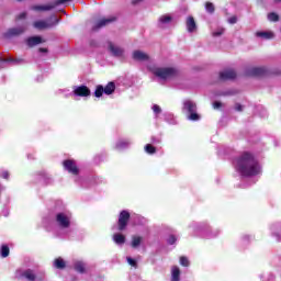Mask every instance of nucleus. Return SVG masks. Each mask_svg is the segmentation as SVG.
Segmentation results:
<instances>
[{"instance_id": "4468645a", "label": "nucleus", "mask_w": 281, "mask_h": 281, "mask_svg": "<svg viewBox=\"0 0 281 281\" xmlns=\"http://www.w3.org/2000/svg\"><path fill=\"white\" fill-rule=\"evenodd\" d=\"M220 78L221 80H234V78H236V71L232 69L223 70L220 74Z\"/></svg>"}, {"instance_id": "f3484780", "label": "nucleus", "mask_w": 281, "mask_h": 281, "mask_svg": "<svg viewBox=\"0 0 281 281\" xmlns=\"http://www.w3.org/2000/svg\"><path fill=\"white\" fill-rule=\"evenodd\" d=\"M187 30L188 32H196V22L194 21L193 16H188L187 18Z\"/></svg>"}, {"instance_id": "1a4fd4ad", "label": "nucleus", "mask_w": 281, "mask_h": 281, "mask_svg": "<svg viewBox=\"0 0 281 281\" xmlns=\"http://www.w3.org/2000/svg\"><path fill=\"white\" fill-rule=\"evenodd\" d=\"M72 93L79 98H89V95H91V90H89L87 86H78L74 88Z\"/></svg>"}, {"instance_id": "c9c22d12", "label": "nucleus", "mask_w": 281, "mask_h": 281, "mask_svg": "<svg viewBox=\"0 0 281 281\" xmlns=\"http://www.w3.org/2000/svg\"><path fill=\"white\" fill-rule=\"evenodd\" d=\"M153 111H154V113H161V108L159 105L155 104L153 106Z\"/></svg>"}, {"instance_id": "cd10ccee", "label": "nucleus", "mask_w": 281, "mask_h": 281, "mask_svg": "<svg viewBox=\"0 0 281 281\" xmlns=\"http://www.w3.org/2000/svg\"><path fill=\"white\" fill-rule=\"evenodd\" d=\"M139 245H142V237L134 236L132 238V247H139Z\"/></svg>"}, {"instance_id": "2eb2a0df", "label": "nucleus", "mask_w": 281, "mask_h": 281, "mask_svg": "<svg viewBox=\"0 0 281 281\" xmlns=\"http://www.w3.org/2000/svg\"><path fill=\"white\" fill-rule=\"evenodd\" d=\"M64 168H66L68 172H71L72 175L78 173V167L76 166V162L72 160L64 161Z\"/></svg>"}, {"instance_id": "6e6552de", "label": "nucleus", "mask_w": 281, "mask_h": 281, "mask_svg": "<svg viewBox=\"0 0 281 281\" xmlns=\"http://www.w3.org/2000/svg\"><path fill=\"white\" fill-rule=\"evenodd\" d=\"M128 218H131V214L127 211H122L119 217V232H124V229H126Z\"/></svg>"}, {"instance_id": "7c9ffc66", "label": "nucleus", "mask_w": 281, "mask_h": 281, "mask_svg": "<svg viewBox=\"0 0 281 281\" xmlns=\"http://www.w3.org/2000/svg\"><path fill=\"white\" fill-rule=\"evenodd\" d=\"M206 12H214V4L212 2H206L205 4Z\"/></svg>"}, {"instance_id": "37998d69", "label": "nucleus", "mask_w": 281, "mask_h": 281, "mask_svg": "<svg viewBox=\"0 0 281 281\" xmlns=\"http://www.w3.org/2000/svg\"><path fill=\"white\" fill-rule=\"evenodd\" d=\"M40 52H47V49H45V48H40Z\"/></svg>"}, {"instance_id": "7ed1b4c3", "label": "nucleus", "mask_w": 281, "mask_h": 281, "mask_svg": "<svg viewBox=\"0 0 281 281\" xmlns=\"http://www.w3.org/2000/svg\"><path fill=\"white\" fill-rule=\"evenodd\" d=\"M183 111H187L190 115H188V120H191L192 122H198V120H201V116L196 113V103H194L191 100H186L183 102Z\"/></svg>"}, {"instance_id": "a18cd8bd", "label": "nucleus", "mask_w": 281, "mask_h": 281, "mask_svg": "<svg viewBox=\"0 0 281 281\" xmlns=\"http://www.w3.org/2000/svg\"><path fill=\"white\" fill-rule=\"evenodd\" d=\"M16 63H21V59H18Z\"/></svg>"}, {"instance_id": "e433bc0d", "label": "nucleus", "mask_w": 281, "mask_h": 281, "mask_svg": "<svg viewBox=\"0 0 281 281\" xmlns=\"http://www.w3.org/2000/svg\"><path fill=\"white\" fill-rule=\"evenodd\" d=\"M238 19L236 16H232L228 19V23H231V25H234V23H237Z\"/></svg>"}, {"instance_id": "a211bd4d", "label": "nucleus", "mask_w": 281, "mask_h": 281, "mask_svg": "<svg viewBox=\"0 0 281 281\" xmlns=\"http://www.w3.org/2000/svg\"><path fill=\"white\" fill-rule=\"evenodd\" d=\"M265 68H260V67H252L250 69H248L247 75L248 76H265Z\"/></svg>"}, {"instance_id": "39448f33", "label": "nucleus", "mask_w": 281, "mask_h": 281, "mask_svg": "<svg viewBox=\"0 0 281 281\" xmlns=\"http://www.w3.org/2000/svg\"><path fill=\"white\" fill-rule=\"evenodd\" d=\"M56 223L59 227L67 229L71 225V214L70 213H58L56 215Z\"/></svg>"}, {"instance_id": "4be33fe9", "label": "nucleus", "mask_w": 281, "mask_h": 281, "mask_svg": "<svg viewBox=\"0 0 281 281\" xmlns=\"http://www.w3.org/2000/svg\"><path fill=\"white\" fill-rule=\"evenodd\" d=\"M113 240L116 245H124L126 237L120 233L113 235Z\"/></svg>"}, {"instance_id": "ea45409f", "label": "nucleus", "mask_w": 281, "mask_h": 281, "mask_svg": "<svg viewBox=\"0 0 281 281\" xmlns=\"http://www.w3.org/2000/svg\"><path fill=\"white\" fill-rule=\"evenodd\" d=\"M25 16H27V13H26V12H23V13H21V14L18 16V19H25Z\"/></svg>"}, {"instance_id": "9d476101", "label": "nucleus", "mask_w": 281, "mask_h": 281, "mask_svg": "<svg viewBox=\"0 0 281 281\" xmlns=\"http://www.w3.org/2000/svg\"><path fill=\"white\" fill-rule=\"evenodd\" d=\"M110 53L112 56H115L116 58H124V49L113 43H109L108 46Z\"/></svg>"}, {"instance_id": "a878e982", "label": "nucleus", "mask_w": 281, "mask_h": 281, "mask_svg": "<svg viewBox=\"0 0 281 281\" xmlns=\"http://www.w3.org/2000/svg\"><path fill=\"white\" fill-rule=\"evenodd\" d=\"M54 267H56V269H65V260L57 258L54 262Z\"/></svg>"}, {"instance_id": "393cba45", "label": "nucleus", "mask_w": 281, "mask_h": 281, "mask_svg": "<svg viewBox=\"0 0 281 281\" xmlns=\"http://www.w3.org/2000/svg\"><path fill=\"white\" fill-rule=\"evenodd\" d=\"M75 269H76V271H78L79 273H85V262H82V261H76V262H75Z\"/></svg>"}, {"instance_id": "9b49d317", "label": "nucleus", "mask_w": 281, "mask_h": 281, "mask_svg": "<svg viewBox=\"0 0 281 281\" xmlns=\"http://www.w3.org/2000/svg\"><path fill=\"white\" fill-rule=\"evenodd\" d=\"M172 23V15L170 14H164L158 19V27L161 30H165V27H168Z\"/></svg>"}, {"instance_id": "20e7f679", "label": "nucleus", "mask_w": 281, "mask_h": 281, "mask_svg": "<svg viewBox=\"0 0 281 281\" xmlns=\"http://www.w3.org/2000/svg\"><path fill=\"white\" fill-rule=\"evenodd\" d=\"M60 20L55 15L50 16L48 21L40 20L33 23V27L35 30H49V27H54V25H58Z\"/></svg>"}, {"instance_id": "c756f323", "label": "nucleus", "mask_w": 281, "mask_h": 281, "mask_svg": "<svg viewBox=\"0 0 281 281\" xmlns=\"http://www.w3.org/2000/svg\"><path fill=\"white\" fill-rule=\"evenodd\" d=\"M180 265L182 267H190V260H188V257H180Z\"/></svg>"}, {"instance_id": "6ab92c4d", "label": "nucleus", "mask_w": 281, "mask_h": 281, "mask_svg": "<svg viewBox=\"0 0 281 281\" xmlns=\"http://www.w3.org/2000/svg\"><path fill=\"white\" fill-rule=\"evenodd\" d=\"M256 36L258 38H263L265 41H269L271 38H273V32H268V31H259L256 33Z\"/></svg>"}, {"instance_id": "ddd939ff", "label": "nucleus", "mask_w": 281, "mask_h": 281, "mask_svg": "<svg viewBox=\"0 0 281 281\" xmlns=\"http://www.w3.org/2000/svg\"><path fill=\"white\" fill-rule=\"evenodd\" d=\"M25 30H27V26H20V27H13L10 29L4 36L7 38H10V36H19L20 34H23V32H25Z\"/></svg>"}, {"instance_id": "dca6fc26", "label": "nucleus", "mask_w": 281, "mask_h": 281, "mask_svg": "<svg viewBox=\"0 0 281 281\" xmlns=\"http://www.w3.org/2000/svg\"><path fill=\"white\" fill-rule=\"evenodd\" d=\"M113 21H115V18L113 16L101 19L94 26V30H99V27H104L109 25V23H113Z\"/></svg>"}, {"instance_id": "2f4dec72", "label": "nucleus", "mask_w": 281, "mask_h": 281, "mask_svg": "<svg viewBox=\"0 0 281 281\" xmlns=\"http://www.w3.org/2000/svg\"><path fill=\"white\" fill-rule=\"evenodd\" d=\"M225 33V29L220 27L215 32H213V36H222Z\"/></svg>"}, {"instance_id": "c85d7f7f", "label": "nucleus", "mask_w": 281, "mask_h": 281, "mask_svg": "<svg viewBox=\"0 0 281 281\" xmlns=\"http://www.w3.org/2000/svg\"><path fill=\"white\" fill-rule=\"evenodd\" d=\"M145 151H146L148 155H155V153H156L157 150L155 149V147H154L153 145L147 144V145L145 146Z\"/></svg>"}, {"instance_id": "4c0bfd02", "label": "nucleus", "mask_w": 281, "mask_h": 281, "mask_svg": "<svg viewBox=\"0 0 281 281\" xmlns=\"http://www.w3.org/2000/svg\"><path fill=\"white\" fill-rule=\"evenodd\" d=\"M221 106H223V103H221V102H218V101H215V102L213 103V108H214V109H221Z\"/></svg>"}, {"instance_id": "423d86ee", "label": "nucleus", "mask_w": 281, "mask_h": 281, "mask_svg": "<svg viewBox=\"0 0 281 281\" xmlns=\"http://www.w3.org/2000/svg\"><path fill=\"white\" fill-rule=\"evenodd\" d=\"M115 91V83L109 82L105 87L98 86L94 95L95 98H102V93H105V95H111Z\"/></svg>"}, {"instance_id": "412c9836", "label": "nucleus", "mask_w": 281, "mask_h": 281, "mask_svg": "<svg viewBox=\"0 0 281 281\" xmlns=\"http://www.w3.org/2000/svg\"><path fill=\"white\" fill-rule=\"evenodd\" d=\"M179 276H181V270H179V267L173 266L171 268V281H179Z\"/></svg>"}, {"instance_id": "72a5a7b5", "label": "nucleus", "mask_w": 281, "mask_h": 281, "mask_svg": "<svg viewBox=\"0 0 281 281\" xmlns=\"http://www.w3.org/2000/svg\"><path fill=\"white\" fill-rule=\"evenodd\" d=\"M269 21H278V14L276 13H269L268 14Z\"/></svg>"}, {"instance_id": "0eeeda50", "label": "nucleus", "mask_w": 281, "mask_h": 281, "mask_svg": "<svg viewBox=\"0 0 281 281\" xmlns=\"http://www.w3.org/2000/svg\"><path fill=\"white\" fill-rule=\"evenodd\" d=\"M68 1H71V0H57L55 3L34 5V7H32V10H35L37 12H47L49 10H54V8L56 5H60L63 3H67Z\"/></svg>"}, {"instance_id": "f704fd0d", "label": "nucleus", "mask_w": 281, "mask_h": 281, "mask_svg": "<svg viewBox=\"0 0 281 281\" xmlns=\"http://www.w3.org/2000/svg\"><path fill=\"white\" fill-rule=\"evenodd\" d=\"M176 241H177V238L172 235L168 238V244L169 245H175Z\"/></svg>"}, {"instance_id": "58836bf2", "label": "nucleus", "mask_w": 281, "mask_h": 281, "mask_svg": "<svg viewBox=\"0 0 281 281\" xmlns=\"http://www.w3.org/2000/svg\"><path fill=\"white\" fill-rule=\"evenodd\" d=\"M235 111H243V105L240 103H236Z\"/></svg>"}, {"instance_id": "bb28decb", "label": "nucleus", "mask_w": 281, "mask_h": 281, "mask_svg": "<svg viewBox=\"0 0 281 281\" xmlns=\"http://www.w3.org/2000/svg\"><path fill=\"white\" fill-rule=\"evenodd\" d=\"M8 256H10V248L7 245H3L1 247V257L8 258Z\"/></svg>"}, {"instance_id": "a19ab883", "label": "nucleus", "mask_w": 281, "mask_h": 281, "mask_svg": "<svg viewBox=\"0 0 281 281\" xmlns=\"http://www.w3.org/2000/svg\"><path fill=\"white\" fill-rule=\"evenodd\" d=\"M3 179H8L10 177V173L8 171H4L2 173Z\"/></svg>"}, {"instance_id": "79ce46f5", "label": "nucleus", "mask_w": 281, "mask_h": 281, "mask_svg": "<svg viewBox=\"0 0 281 281\" xmlns=\"http://www.w3.org/2000/svg\"><path fill=\"white\" fill-rule=\"evenodd\" d=\"M139 1H142V0H133L132 3L135 5V4L139 3Z\"/></svg>"}, {"instance_id": "473e14b6", "label": "nucleus", "mask_w": 281, "mask_h": 281, "mask_svg": "<svg viewBox=\"0 0 281 281\" xmlns=\"http://www.w3.org/2000/svg\"><path fill=\"white\" fill-rule=\"evenodd\" d=\"M127 262L131 265V267H137V261L131 257H127Z\"/></svg>"}, {"instance_id": "b1692460", "label": "nucleus", "mask_w": 281, "mask_h": 281, "mask_svg": "<svg viewBox=\"0 0 281 281\" xmlns=\"http://www.w3.org/2000/svg\"><path fill=\"white\" fill-rule=\"evenodd\" d=\"M128 146H131V142L128 140H119V143L116 144V148H119V150L128 148Z\"/></svg>"}, {"instance_id": "f257e3e1", "label": "nucleus", "mask_w": 281, "mask_h": 281, "mask_svg": "<svg viewBox=\"0 0 281 281\" xmlns=\"http://www.w3.org/2000/svg\"><path fill=\"white\" fill-rule=\"evenodd\" d=\"M234 166L237 172H240L243 177L260 175V165L254 155L249 153L241 154L240 157L235 160Z\"/></svg>"}, {"instance_id": "aec40b11", "label": "nucleus", "mask_w": 281, "mask_h": 281, "mask_svg": "<svg viewBox=\"0 0 281 281\" xmlns=\"http://www.w3.org/2000/svg\"><path fill=\"white\" fill-rule=\"evenodd\" d=\"M41 43H43L41 36H33L26 40V44L29 45V47H34V45H41Z\"/></svg>"}, {"instance_id": "f8f14e48", "label": "nucleus", "mask_w": 281, "mask_h": 281, "mask_svg": "<svg viewBox=\"0 0 281 281\" xmlns=\"http://www.w3.org/2000/svg\"><path fill=\"white\" fill-rule=\"evenodd\" d=\"M132 57L134 60H138L139 63H146V60H150L148 54L142 50H134Z\"/></svg>"}, {"instance_id": "f03ea898", "label": "nucleus", "mask_w": 281, "mask_h": 281, "mask_svg": "<svg viewBox=\"0 0 281 281\" xmlns=\"http://www.w3.org/2000/svg\"><path fill=\"white\" fill-rule=\"evenodd\" d=\"M154 76L160 78V80H168L177 76V70L175 68H161V67H151L149 68Z\"/></svg>"}, {"instance_id": "5701e85b", "label": "nucleus", "mask_w": 281, "mask_h": 281, "mask_svg": "<svg viewBox=\"0 0 281 281\" xmlns=\"http://www.w3.org/2000/svg\"><path fill=\"white\" fill-rule=\"evenodd\" d=\"M23 278H26V280L34 281L36 280V274L32 270H26L22 273Z\"/></svg>"}, {"instance_id": "c03bdc74", "label": "nucleus", "mask_w": 281, "mask_h": 281, "mask_svg": "<svg viewBox=\"0 0 281 281\" xmlns=\"http://www.w3.org/2000/svg\"><path fill=\"white\" fill-rule=\"evenodd\" d=\"M274 3H281V0H274Z\"/></svg>"}]
</instances>
